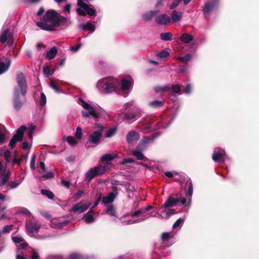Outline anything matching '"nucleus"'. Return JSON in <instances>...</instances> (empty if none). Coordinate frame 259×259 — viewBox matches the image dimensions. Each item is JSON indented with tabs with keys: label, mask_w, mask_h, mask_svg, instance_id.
<instances>
[{
	"label": "nucleus",
	"mask_w": 259,
	"mask_h": 259,
	"mask_svg": "<svg viewBox=\"0 0 259 259\" xmlns=\"http://www.w3.org/2000/svg\"><path fill=\"white\" fill-rule=\"evenodd\" d=\"M141 116V111L138 109L135 113H128L123 115V119L127 120H131L137 117Z\"/></svg>",
	"instance_id": "obj_21"
},
{
	"label": "nucleus",
	"mask_w": 259,
	"mask_h": 259,
	"mask_svg": "<svg viewBox=\"0 0 259 259\" xmlns=\"http://www.w3.org/2000/svg\"><path fill=\"white\" fill-rule=\"evenodd\" d=\"M23 180V178L20 179L18 181H11L9 182L8 183V187L9 188V189H15L17 188L19 186V185L22 182Z\"/></svg>",
	"instance_id": "obj_27"
},
{
	"label": "nucleus",
	"mask_w": 259,
	"mask_h": 259,
	"mask_svg": "<svg viewBox=\"0 0 259 259\" xmlns=\"http://www.w3.org/2000/svg\"><path fill=\"white\" fill-rule=\"evenodd\" d=\"M35 125H31L30 126V127L29 128V131H28V136L30 138H32V135H33L34 130H35Z\"/></svg>",
	"instance_id": "obj_56"
},
{
	"label": "nucleus",
	"mask_w": 259,
	"mask_h": 259,
	"mask_svg": "<svg viewBox=\"0 0 259 259\" xmlns=\"http://www.w3.org/2000/svg\"><path fill=\"white\" fill-rule=\"evenodd\" d=\"M106 213L111 216L117 217L116 213V209L112 204L108 205Z\"/></svg>",
	"instance_id": "obj_23"
},
{
	"label": "nucleus",
	"mask_w": 259,
	"mask_h": 259,
	"mask_svg": "<svg viewBox=\"0 0 259 259\" xmlns=\"http://www.w3.org/2000/svg\"><path fill=\"white\" fill-rule=\"evenodd\" d=\"M67 20V18L59 16L55 11L49 10L36 25L43 30H52L55 26L63 24Z\"/></svg>",
	"instance_id": "obj_1"
},
{
	"label": "nucleus",
	"mask_w": 259,
	"mask_h": 259,
	"mask_svg": "<svg viewBox=\"0 0 259 259\" xmlns=\"http://www.w3.org/2000/svg\"><path fill=\"white\" fill-rule=\"evenodd\" d=\"M94 126L95 128L98 129L97 131H96V132H101V134H103L104 131V126L103 124L99 123H95Z\"/></svg>",
	"instance_id": "obj_50"
},
{
	"label": "nucleus",
	"mask_w": 259,
	"mask_h": 259,
	"mask_svg": "<svg viewBox=\"0 0 259 259\" xmlns=\"http://www.w3.org/2000/svg\"><path fill=\"white\" fill-rule=\"evenodd\" d=\"M10 37V34L8 33V30H4L0 37V41L2 44L5 43L7 39Z\"/></svg>",
	"instance_id": "obj_34"
},
{
	"label": "nucleus",
	"mask_w": 259,
	"mask_h": 259,
	"mask_svg": "<svg viewBox=\"0 0 259 259\" xmlns=\"http://www.w3.org/2000/svg\"><path fill=\"white\" fill-rule=\"evenodd\" d=\"M82 219L88 224L94 222L95 221V213L94 211L90 209V210L84 215Z\"/></svg>",
	"instance_id": "obj_19"
},
{
	"label": "nucleus",
	"mask_w": 259,
	"mask_h": 259,
	"mask_svg": "<svg viewBox=\"0 0 259 259\" xmlns=\"http://www.w3.org/2000/svg\"><path fill=\"white\" fill-rule=\"evenodd\" d=\"M156 22L160 25H168L171 23L170 17L166 14H162L157 16Z\"/></svg>",
	"instance_id": "obj_16"
},
{
	"label": "nucleus",
	"mask_w": 259,
	"mask_h": 259,
	"mask_svg": "<svg viewBox=\"0 0 259 259\" xmlns=\"http://www.w3.org/2000/svg\"><path fill=\"white\" fill-rule=\"evenodd\" d=\"M117 194V190H115L114 191L109 193L107 196L103 197L102 199V203L105 204H108L112 203Z\"/></svg>",
	"instance_id": "obj_18"
},
{
	"label": "nucleus",
	"mask_w": 259,
	"mask_h": 259,
	"mask_svg": "<svg viewBox=\"0 0 259 259\" xmlns=\"http://www.w3.org/2000/svg\"><path fill=\"white\" fill-rule=\"evenodd\" d=\"M54 177V174L52 172H49L47 174L43 175L41 177V179H49Z\"/></svg>",
	"instance_id": "obj_51"
},
{
	"label": "nucleus",
	"mask_w": 259,
	"mask_h": 259,
	"mask_svg": "<svg viewBox=\"0 0 259 259\" xmlns=\"http://www.w3.org/2000/svg\"><path fill=\"white\" fill-rule=\"evenodd\" d=\"M75 136L78 139H80L82 138V128L80 127H77L75 133Z\"/></svg>",
	"instance_id": "obj_47"
},
{
	"label": "nucleus",
	"mask_w": 259,
	"mask_h": 259,
	"mask_svg": "<svg viewBox=\"0 0 259 259\" xmlns=\"http://www.w3.org/2000/svg\"><path fill=\"white\" fill-rule=\"evenodd\" d=\"M163 126L161 119H158L154 118L142 123L140 125V128L142 131L148 133L149 131L158 130Z\"/></svg>",
	"instance_id": "obj_4"
},
{
	"label": "nucleus",
	"mask_w": 259,
	"mask_h": 259,
	"mask_svg": "<svg viewBox=\"0 0 259 259\" xmlns=\"http://www.w3.org/2000/svg\"><path fill=\"white\" fill-rule=\"evenodd\" d=\"M117 132V128L116 127H113L110 128L109 130L107 131L105 134V137L106 138H110L114 136Z\"/></svg>",
	"instance_id": "obj_39"
},
{
	"label": "nucleus",
	"mask_w": 259,
	"mask_h": 259,
	"mask_svg": "<svg viewBox=\"0 0 259 259\" xmlns=\"http://www.w3.org/2000/svg\"><path fill=\"white\" fill-rule=\"evenodd\" d=\"M118 80L112 77H107L99 80L97 87L102 93H110L115 91L118 87Z\"/></svg>",
	"instance_id": "obj_2"
},
{
	"label": "nucleus",
	"mask_w": 259,
	"mask_h": 259,
	"mask_svg": "<svg viewBox=\"0 0 259 259\" xmlns=\"http://www.w3.org/2000/svg\"><path fill=\"white\" fill-rule=\"evenodd\" d=\"M184 220L182 218H180L177 220V221L174 223L172 226L174 229H176L178 227H180L182 224L183 223Z\"/></svg>",
	"instance_id": "obj_44"
},
{
	"label": "nucleus",
	"mask_w": 259,
	"mask_h": 259,
	"mask_svg": "<svg viewBox=\"0 0 259 259\" xmlns=\"http://www.w3.org/2000/svg\"><path fill=\"white\" fill-rule=\"evenodd\" d=\"M12 228H13L12 225L5 226L3 228L2 233H6L10 232V231L12 230Z\"/></svg>",
	"instance_id": "obj_53"
},
{
	"label": "nucleus",
	"mask_w": 259,
	"mask_h": 259,
	"mask_svg": "<svg viewBox=\"0 0 259 259\" xmlns=\"http://www.w3.org/2000/svg\"><path fill=\"white\" fill-rule=\"evenodd\" d=\"M132 81L131 80L122 79L121 81V88L122 91L127 90L132 86Z\"/></svg>",
	"instance_id": "obj_30"
},
{
	"label": "nucleus",
	"mask_w": 259,
	"mask_h": 259,
	"mask_svg": "<svg viewBox=\"0 0 259 259\" xmlns=\"http://www.w3.org/2000/svg\"><path fill=\"white\" fill-rule=\"evenodd\" d=\"M44 73L46 77H49L51 75L53 71H52L49 66H45L44 67Z\"/></svg>",
	"instance_id": "obj_46"
},
{
	"label": "nucleus",
	"mask_w": 259,
	"mask_h": 259,
	"mask_svg": "<svg viewBox=\"0 0 259 259\" xmlns=\"http://www.w3.org/2000/svg\"><path fill=\"white\" fill-rule=\"evenodd\" d=\"M18 90H15L14 95V107L17 110L20 109L22 106V103L19 100V95Z\"/></svg>",
	"instance_id": "obj_22"
},
{
	"label": "nucleus",
	"mask_w": 259,
	"mask_h": 259,
	"mask_svg": "<svg viewBox=\"0 0 259 259\" xmlns=\"http://www.w3.org/2000/svg\"><path fill=\"white\" fill-rule=\"evenodd\" d=\"M16 80L18 88L15 90H18L19 93L24 96L27 92V82L24 74L21 72L17 73Z\"/></svg>",
	"instance_id": "obj_8"
},
{
	"label": "nucleus",
	"mask_w": 259,
	"mask_h": 259,
	"mask_svg": "<svg viewBox=\"0 0 259 259\" xmlns=\"http://www.w3.org/2000/svg\"><path fill=\"white\" fill-rule=\"evenodd\" d=\"M151 208V206H148L132 213L131 215L134 218L127 221H124L123 223L125 225H130L145 220L150 217V213L148 211Z\"/></svg>",
	"instance_id": "obj_3"
},
{
	"label": "nucleus",
	"mask_w": 259,
	"mask_h": 259,
	"mask_svg": "<svg viewBox=\"0 0 259 259\" xmlns=\"http://www.w3.org/2000/svg\"><path fill=\"white\" fill-rule=\"evenodd\" d=\"M47 259H63L61 255H49L47 257Z\"/></svg>",
	"instance_id": "obj_64"
},
{
	"label": "nucleus",
	"mask_w": 259,
	"mask_h": 259,
	"mask_svg": "<svg viewBox=\"0 0 259 259\" xmlns=\"http://www.w3.org/2000/svg\"><path fill=\"white\" fill-rule=\"evenodd\" d=\"M171 89L175 93H180L181 92V88L178 84L172 85L171 86Z\"/></svg>",
	"instance_id": "obj_52"
},
{
	"label": "nucleus",
	"mask_w": 259,
	"mask_h": 259,
	"mask_svg": "<svg viewBox=\"0 0 259 259\" xmlns=\"http://www.w3.org/2000/svg\"><path fill=\"white\" fill-rule=\"evenodd\" d=\"M215 6L214 2L207 3L205 4L203 8V11L204 13H209L212 11Z\"/></svg>",
	"instance_id": "obj_25"
},
{
	"label": "nucleus",
	"mask_w": 259,
	"mask_h": 259,
	"mask_svg": "<svg viewBox=\"0 0 259 259\" xmlns=\"http://www.w3.org/2000/svg\"><path fill=\"white\" fill-rule=\"evenodd\" d=\"M9 173L6 174L3 178L0 180V186H4L6 183L8 181L9 179Z\"/></svg>",
	"instance_id": "obj_43"
},
{
	"label": "nucleus",
	"mask_w": 259,
	"mask_h": 259,
	"mask_svg": "<svg viewBox=\"0 0 259 259\" xmlns=\"http://www.w3.org/2000/svg\"><path fill=\"white\" fill-rule=\"evenodd\" d=\"M157 13L158 11H150L149 12L146 13L143 15V19L146 21L150 20Z\"/></svg>",
	"instance_id": "obj_33"
},
{
	"label": "nucleus",
	"mask_w": 259,
	"mask_h": 259,
	"mask_svg": "<svg viewBox=\"0 0 259 259\" xmlns=\"http://www.w3.org/2000/svg\"><path fill=\"white\" fill-rule=\"evenodd\" d=\"M192 56L190 54H187L185 56L179 57L177 60L181 62H185L190 60Z\"/></svg>",
	"instance_id": "obj_45"
},
{
	"label": "nucleus",
	"mask_w": 259,
	"mask_h": 259,
	"mask_svg": "<svg viewBox=\"0 0 259 259\" xmlns=\"http://www.w3.org/2000/svg\"><path fill=\"white\" fill-rule=\"evenodd\" d=\"M80 28L83 30L88 29L91 33L93 32L95 30V26L90 22L87 23L86 24H81Z\"/></svg>",
	"instance_id": "obj_31"
},
{
	"label": "nucleus",
	"mask_w": 259,
	"mask_h": 259,
	"mask_svg": "<svg viewBox=\"0 0 259 259\" xmlns=\"http://www.w3.org/2000/svg\"><path fill=\"white\" fill-rule=\"evenodd\" d=\"M68 259H82V256L78 253L73 252L69 255Z\"/></svg>",
	"instance_id": "obj_48"
},
{
	"label": "nucleus",
	"mask_w": 259,
	"mask_h": 259,
	"mask_svg": "<svg viewBox=\"0 0 259 259\" xmlns=\"http://www.w3.org/2000/svg\"><path fill=\"white\" fill-rule=\"evenodd\" d=\"M160 36L162 40L168 41L171 40L172 34L170 32L161 33Z\"/></svg>",
	"instance_id": "obj_35"
},
{
	"label": "nucleus",
	"mask_w": 259,
	"mask_h": 259,
	"mask_svg": "<svg viewBox=\"0 0 259 259\" xmlns=\"http://www.w3.org/2000/svg\"><path fill=\"white\" fill-rule=\"evenodd\" d=\"M181 40L184 43H189L191 41L193 40V37L192 35L187 33H183L181 37Z\"/></svg>",
	"instance_id": "obj_29"
},
{
	"label": "nucleus",
	"mask_w": 259,
	"mask_h": 259,
	"mask_svg": "<svg viewBox=\"0 0 259 259\" xmlns=\"http://www.w3.org/2000/svg\"><path fill=\"white\" fill-rule=\"evenodd\" d=\"M57 53V49L56 47L52 48L47 53L46 57L49 59H53Z\"/></svg>",
	"instance_id": "obj_32"
},
{
	"label": "nucleus",
	"mask_w": 259,
	"mask_h": 259,
	"mask_svg": "<svg viewBox=\"0 0 259 259\" xmlns=\"http://www.w3.org/2000/svg\"><path fill=\"white\" fill-rule=\"evenodd\" d=\"M226 155L225 151L220 148H216L212 156L213 160L218 162H222L226 159Z\"/></svg>",
	"instance_id": "obj_11"
},
{
	"label": "nucleus",
	"mask_w": 259,
	"mask_h": 259,
	"mask_svg": "<svg viewBox=\"0 0 259 259\" xmlns=\"http://www.w3.org/2000/svg\"><path fill=\"white\" fill-rule=\"evenodd\" d=\"M50 87L54 90L57 92H59L60 90L57 85L54 83V82L52 81L50 83Z\"/></svg>",
	"instance_id": "obj_63"
},
{
	"label": "nucleus",
	"mask_w": 259,
	"mask_h": 259,
	"mask_svg": "<svg viewBox=\"0 0 259 259\" xmlns=\"http://www.w3.org/2000/svg\"><path fill=\"white\" fill-rule=\"evenodd\" d=\"M170 17L171 23H174L181 20L182 17V13L181 12L174 10L171 12Z\"/></svg>",
	"instance_id": "obj_20"
},
{
	"label": "nucleus",
	"mask_w": 259,
	"mask_h": 259,
	"mask_svg": "<svg viewBox=\"0 0 259 259\" xmlns=\"http://www.w3.org/2000/svg\"><path fill=\"white\" fill-rule=\"evenodd\" d=\"M35 156L34 155H33L31 157V161H30V168L32 170H34L35 168Z\"/></svg>",
	"instance_id": "obj_54"
},
{
	"label": "nucleus",
	"mask_w": 259,
	"mask_h": 259,
	"mask_svg": "<svg viewBox=\"0 0 259 259\" xmlns=\"http://www.w3.org/2000/svg\"><path fill=\"white\" fill-rule=\"evenodd\" d=\"M160 218H166L169 217L170 215L174 214V212H170L168 210H162L159 212Z\"/></svg>",
	"instance_id": "obj_40"
},
{
	"label": "nucleus",
	"mask_w": 259,
	"mask_h": 259,
	"mask_svg": "<svg viewBox=\"0 0 259 259\" xmlns=\"http://www.w3.org/2000/svg\"><path fill=\"white\" fill-rule=\"evenodd\" d=\"M170 234L169 233H164L162 235V240L163 242L167 241L170 237Z\"/></svg>",
	"instance_id": "obj_58"
},
{
	"label": "nucleus",
	"mask_w": 259,
	"mask_h": 259,
	"mask_svg": "<svg viewBox=\"0 0 259 259\" xmlns=\"http://www.w3.org/2000/svg\"><path fill=\"white\" fill-rule=\"evenodd\" d=\"M12 239L15 243H19L23 241V238L19 236L14 237Z\"/></svg>",
	"instance_id": "obj_61"
},
{
	"label": "nucleus",
	"mask_w": 259,
	"mask_h": 259,
	"mask_svg": "<svg viewBox=\"0 0 259 259\" xmlns=\"http://www.w3.org/2000/svg\"><path fill=\"white\" fill-rule=\"evenodd\" d=\"M32 259H38L39 258V256L38 253L34 250H32Z\"/></svg>",
	"instance_id": "obj_62"
},
{
	"label": "nucleus",
	"mask_w": 259,
	"mask_h": 259,
	"mask_svg": "<svg viewBox=\"0 0 259 259\" xmlns=\"http://www.w3.org/2000/svg\"><path fill=\"white\" fill-rule=\"evenodd\" d=\"M40 227V225L35 222H28L26 224V230L29 233L37 232Z\"/></svg>",
	"instance_id": "obj_15"
},
{
	"label": "nucleus",
	"mask_w": 259,
	"mask_h": 259,
	"mask_svg": "<svg viewBox=\"0 0 259 259\" xmlns=\"http://www.w3.org/2000/svg\"><path fill=\"white\" fill-rule=\"evenodd\" d=\"M100 170L101 169L99 170L98 166L90 168L85 174V180L90 182L95 177L101 175Z\"/></svg>",
	"instance_id": "obj_14"
},
{
	"label": "nucleus",
	"mask_w": 259,
	"mask_h": 259,
	"mask_svg": "<svg viewBox=\"0 0 259 259\" xmlns=\"http://www.w3.org/2000/svg\"><path fill=\"white\" fill-rule=\"evenodd\" d=\"M41 193L42 195L46 196L48 198L50 199H53L54 197V194L50 191L46 189H42Z\"/></svg>",
	"instance_id": "obj_37"
},
{
	"label": "nucleus",
	"mask_w": 259,
	"mask_h": 259,
	"mask_svg": "<svg viewBox=\"0 0 259 259\" xmlns=\"http://www.w3.org/2000/svg\"><path fill=\"white\" fill-rule=\"evenodd\" d=\"M57 222H58L57 220H52L51 222V226L52 227H55V228H59V227H61L62 225L60 224V223H58V224H56V223H57Z\"/></svg>",
	"instance_id": "obj_57"
},
{
	"label": "nucleus",
	"mask_w": 259,
	"mask_h": 259,
	"mask_svg": "<svg viewBox=\"0 0 259 259\" xmlns=\"http://www.w3.org/2000/svg\"><path fill=\"white\" fill-rule=\"evenodd\" d=\"M140 138V135L135 131L130 132L126 136V140L128 143H133L137 142Z\"/></svg>",
	"instance_id": "obj_17"
},
{
	"label": "nucleus",
	"mask_w": 259,
	"mask_h": 259,
	"mask_svg": "<svg viewBox=\"0 0 259 259\" xmlns=\"http://www.w3.org/2000/svg\"><path fill=\"white\" fill-rule=\"evenodd\" d=\"M98 169L100 170L101 175L104 174L106 171L109 170L111 166V163L109 162H106L104 165L99 164L97 166Z\"/></svg>",
	"instance_id": "obj_26"
},
{
	"label": "nucleus",
	"mask_w": 259,
	"mask_h": 259,
	"mask_svg": "<svg viewBox=\"0 0 259 259\" xmlns=\"http://www.w3.org/2000/svg\"><path fill=\"white\" fill-rule=\"evenodd\" d=\"M84 194V192L83 191L79 190L77 192L75 193L74 194V195L76 198L79 199V198H81L83 195Z\"/></svg>",
	"instance_id": "obj_60"
},
{
	"label": "nucleus",
	"mask_w": 259,
	"mask_h": 259,
	"mask_svg": "<svg viewBox=\"0 0 259 259\" xmlns=\"http://www.w3.org/2000/svg\"><path fill=\"white\" fill-rule=\"evenodd\" d=\"M7 131L6 128L0 124V144L3 143L6 138Z\"/></svg>",
	"instance_id": "obj_24"
},
{
	"label": "nucleus",
	"mask_w": 259,
	"mask_h": 259,
	"mask_svg": "<svg viewBox=\"0 0 259 259\" xmlns=\"http://www.w3.org/2000/svg\"><path fill=\"white\" fill-rule=\"evenodd\" d=\"M79 7L80 8L76 9L77 14L80 16H85L87 14L90 16H93L95 15V10L90 7V5L84 3L79 4Z\"/></svg>",
	"instance_id": "obj_9"
},
{
	"label": "nucleus",
	"mask_w": 259,
	"mask_h": 259,
	"mask_svg": "<svg viewBox=\"0 0 259 259\" xmlns=\"http://www.w3.org/2000/svg\"><path fill=\"white\" fill-rule=\"evenodd\" d=\"M11 152L10 151L7 150L4 153V157L7 163L10 161Z\"/></svg>",
	"instance_id": "obj_55"
},
{
	"label": "nucleus",
	"mask_w": 259,
	"mask_h": 259,
	"mask_svg": "<svg viewBox=\"0 0 259 259\" xmlns=\"http://www.w3.org/2000/svg\"><path fill=\"white\" fill-rule=\"evenodd\" d=\"M186 185L188 188L187 196H191L193 193V186L191 181L190 180H188L186 182Z\"/></svg>",
	"instance_id": "obj_38"
},
{
	"label": "nucleus",
	"mask_w": 259,
	"mask_h": 259,
	"mask_svg": "<svg viewBox=\"0 0 259 259\" xmlns=\"http://www.w3.org/2000/svg\"><path fill=\"white\" fill-rule=\"evenodd\" d=\"M180 201L182 205L186 206V199L184 197H179L177 195L170 196L164 203L162 207H172Z\"/></svg>",
	"instance_id": "obj_7"
},
{
	"label": "nucleus",
	"mask_w": 259,
	"mask_h": 259,
	"mask_svg": "<svg viewBox=\"0 0 259 259\" xmlns=\"http://www.w3.org/2000/svg\"><path fill=\"white\" fill-rule=\"evenodd\" d=\"M160 134L159 132H156L152 138L144 137L138 145L137 149L132 151V154L136 156L138 159L144 160L145 157L144 155L140 151L143 150L145 148V145L152 141L155 137H158Z\"/></svg>",
	"instance_id": "obj_5"
},
{
	"label": "nucleus",
	"mask_w": 259,
	"mask_h": 259,
	"mask_svg": "<svg viewBox=\"0 0 259 259\" xmlns=\"http://www.w3.org/2000/svg\"><path fill=\"white\" fill-rule=\"evenodd\" d=\"M117 155L116 154H114V155H111L110 154H104L101 156V160L102 161H105V162H107L110 161L112 160L113 159H114V158H115L117 157Z\"/></svg>",
	"instance_id": "obj_28"
},
{
	"label": "nucleus",
	"mask_w": 259,
	"mask_h": 259,
	"mask_svg": "<svg viewBox=\"0 0 259 259\" xmlns=\"http://www.w3.org/2000/svg\"><path fill=\"white\" fill-rule=\"evenodd\" d=\"M134 161V159L131 158L124 159L119 162L120 164H125L127 163H132Z\"/></svg>",
	"instance_id": "obj_59"
},
{
	"label": "nucleus",
	"mask_w": 259,
	"mask_h": 259,
	"mask_svg": "<svg viewBox=\"0 0 259 259\" xmlns=\"http://www.w3.org/2000/svg\"><path fill=\"white\" fill-rule=\"evenodd\" d=\"M163 105V102L157 100L153 101L149 103V105L153 108L161 107Z\"/></svg>",
	"instance_id": "obj_36"
},
{
	"label": "nucleus",
	"mask_w": 259,
	"mask_h": 259,
	"mask_svg": "<svg viewBox=\"0 0 259 259\" xmlns=\"http://www.w3.org/2000/svg\"><path fill=\"white\" fill-rule=\"evenodd\" d=\"M66 140L68 142V143L74 146L77 144L78 141L72 136H68L66 138Z\"/></svg>",
	"instance_id": "obj_41"
},
{
	"label": "nucleus",
	"mask_w": 259,
	"mask_h": 259,
	"mask_svg": "<svg viewBox=\"0 0 259 259\" xmlns=\"http://www.w3.org/2000/svg\"><path fill=\"white\" fill-rule=\"evenodd\" d=\"M91 205V202L84 203L79 202L73 205L71 207V211L75 213H82L87 210Z\"/></svg>",
	"instance_id": "obj_12"
},
{
	"label": "nucleus",
	"mask_w": 259,
	"mask_h": 259,
	"mask_svg": "<svg viewBox=\"0 0 259 259\" xmlns=\"http://www.w3.org/2000/svg\"><path fill=\"white\" fill-rule=\"evenodd\" d=\"M78 104L83 109L82 111V115L83 117L97 118L99 116V113L97 110L82 99H79Z\"/></svg>",
	"instance_id": "obj_6"
},
{
	"label": "nucleus",
	"mask_w": 259,
	"mask_h": 259,
	"mask_svg": "<svg viewBox=\"0 0 259 259\" xmlns=\"http://www.w3.org/2000/svg\"><path fill=\"white\" fill-rule=\"evenodd\" d=\"M101 132L94 131L90 134L88 138V142L91 144L97 145L100 144L102 136Z\"/></svg>",
	"instance_id": "obj_13"
},
{
	"label": "nucleus",
	"mask_w": 259,
	"mask_h": 259,
	"mask_svg": "<svg viewBox=\"0 0 259 259\" xmlns=\"http://www.w3.org/2000/svg\"><path fill=\"white\" fill-rule=\"evenodd\" d=\"M47 98L44 93H41L40 98L39 99V105L41 106H44L46 104Z\"/></svg>",
	"instance_id": "obj_42"
},
{
	"label": "nucleus",
	"mask_w": 259,
	"mask_h": 259,
	"mask_svg": "<svg viewBox=\"0 0 259 259\" xmlns=\"http://www.w3.org/2000/svg\"><path fill=\"white\" fill-rule=\"evenodd\" d=\"M169 56V53L166 51H162L157 54V57L160 59H164Z\"/></svg>",
	"instance_id": "obj_49"
},
{
	"label": "nucleus",
	"mask_w": 259,
	"mask_h": 259,
	"mask_svg": "<svg viewBox=\"0 0 259 259\" xmlns=\"http://www.w3.org/2000/svg\"><path fill=\"white\" fill-rule=\"evenodd\" d=\"M25 126H21L17 131V133L14 135L12 139L10 140L9 146L13 147L15 145L17 141H21L23 139L24 132L26 131Z\"/></svg>",
	"instance_id": "obj_10"
}]
</instances>
